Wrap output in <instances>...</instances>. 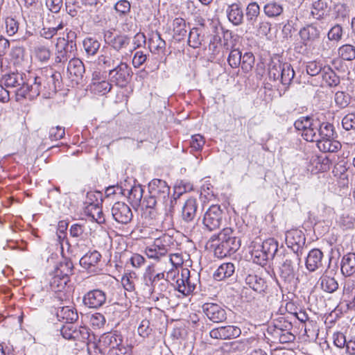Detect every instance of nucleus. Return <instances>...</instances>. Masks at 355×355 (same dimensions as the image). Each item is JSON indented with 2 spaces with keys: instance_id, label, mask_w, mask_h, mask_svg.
Masks as SVG:
<instances>
[{
  "instance_id": "obj_29",
  "label": "nucleus",
  "mask_w": 355,
  "mask_h": 355,
  "mask_svg": "<svg viewBox=\"0 0 355 355\" xmlns=\"http://www.w3.org/2000/svg\"><path fill=\"white\" fill-rule=\"evenodd\" d=\"M248 345V341L247 340H238L223 343L221 349L227 353L243 352L247 349Z\"/></svg>"
},
{
  "instance_id": "obj_53",
  "label": "nucleus",
  "mask_w": 355,
  "mask_h": 355,
  "mask_svg": "<svg viewBox=\"0 0 355 355\" xmlns=\"http://www.w3.org/2000/svg\"><path fill=\"white\" fill-rule=\"evenodd\" d=\"M242 53L237 49H232L228 56L227 62L232 68H237L241 64Z\"/></svg>"
},
{
  "instance_id": "obj_11",
  "label": "nucleus",
  "mask_w": 355,
  "mask_h": 355,
  "mask_svg": "<svg viewBox=\"0 0 355 355\" xmlns=\"http://www.w3.org/2000/svg\"><path fill=\"white\" fill-rule=\"evenodd\" d=\"M103 37L105 42L117 53L123 49L127 48L130 42V38L128 35L114 34L110 31H105Z\"/></svg>"
},
{
  "instance_id": "obj_12",
  "label": "nucleus",
  "mask_w": 355,
  "mask_h": 355,
  "mask_svg": "<svg viewBox=\"0 0 355 355\" xmlns=\"http://www.w3.org/2000/svg\"><path fill=\"white\" fill-rule=\"evenodd\" d=\"M168 254L167 245L164 243V238H157L145 249V254L148 258L158 262Z\"/></svg>"
},
{
  "instance_id": "obj_39",
  "label": "nucleus",
  "mask_w": 355,
  "mask_h": 355,
  "mask_svg": "<svg viewBox=\"0 0 355 355\" xmlns=\"http://www.w3.org/2000/svg\"><path fill=\"white\" fill-rule=\"evenodd\" d=\"M83 48L88 55H94L101 46V43L96 38L86 37L83 42Z\"/></svg>"
},
{
  "instance_id": "obj_49",
  "label": "nucleus",
  "mask_w": 355,
  "mask_h": 355,
  "mask_svg": "<svg viewBox=\"0 0 355 355\" xmlns=\"http://www.w3.org/2000/svg\"><path fill=\"white\" fill-rule=\"evenodd\" d=\"M260 12L259 5L256 2H252L248 4L246 8V18L247 20L253 24L256 21Z\"/></svg>"
},
{
  "instance_id": "obj_50",
  "label": "nucleus",
  "mask_w": 355,
  "mask_h": 355,
  "mask_svg": "<svg viewBox=\"0 0 355 355\" xmlns=\"http://www.w3.org/2000/svg\"><path fill=\"white\" fill-rule=\"evenodd\" d=\"M322 64L317 61L309 62L306 65V73L311 76L320 78L323 71Z\"/></svg>"
},
{
  "instance_id": "obj_5",
  "label": "nucleus",
  "mask_w": 355,
  "mask_h": 355,
  "mask_svg": "<svg viewBox=\"0 0 355 355\" xmlns=\"http://www.w3.org/2000/svg\"><path fill=\"white\" fill-rule=\"evenodd\" d=\"M341 272L348 279H345L343 295L348 297V300H355V295L353 296L354 280L352 279L355 273V253H348L343 257L341 261Z\"/></svg>"
},
{
  "instance_id": "obj_48",
  "label": "nucleus",
  "mask_w": 355,
  "mask_h": 355,
  "mask_svg": "<svg viewBox=\"0 0 355 355\" xmlns=\"http://www.w3.org/2000/svg\"><path fill=\"white\" fill-rule=\"evenodd\" d=\"M35 54L40 62H46L50 59L51 52L48 46L39 44L35 48Z\"/></svg>"
},
{
  "instance_id": "obj_46",
  "label": "nucleus",
  "mask_w": 355,
  "mask_h": 355,
  "mask_svg": "<svg viewBox=\"0 0 355 355\" xmlns=\"http://www.w3.org/2000/svg\"><path fill=\"white\" fill-rule=\"evenodd\" d=\"M69 280L68 277L58 276V274L54 272V275L50 282L51 288L55 292L61 291L66 287Z\"/></svg>"
},
{
  "instance_id": "obj_1",
  "label": "nucleus",
  "mask_w": 355,
  "mask_h": 355,
  "mask_svg": "<svg viewBox=\"0 0 355 355\" xmlns=\"http://www.w3.org/2000/svg\"><path fill=\"white\" fill-rule=\"evenodd\" d=\"M294 126L302 131V136L307 141L316 142L320 150L329 152L334 141V126L322 121L317 116H302L296 120Z\"/></svg>"
},
{
  "instance_id": "obj_40",
  "label": "nucleus",
  "mask_w": 355,
  "mask_h": 355,
  "mask_svg": "<svg viewBox=\"0 0 355 355\" xmlns=\"http://www.w3.org/2000/svg\"><path fill=\"white\" fill-rule=\"evenodd\" d=\"M327 3L324 0H318L312 4L311 15L316 19L322 18L326 14Z\"/></svg>"
},
{
  "instance_id": "obj_4",
  "label": "nucleus",
  "mask_w": 355,
  "mask_h": 355,
  "mask_svg": "<svg viewBox=\"0 0 355 355\" xmlns=\"http://www.w3.org/2000/svg\"><path fill=\"white\" fill-rule=\"evenodd\" d=\"M60 333L62 337L67 340L79 341L85 343L89 349V346H95V343L92 341L94 338L91 335L90 330L85 326L78 327L75 324H64L60 329Z\"/></svg>"
},
{
  "instance_id": "obj_7",
  "label": "nucleus",
  "mask_w": 355,
  "mask_h": 355,
  "mask_svg": "<svg viewBox=\"0 0 355 355\" xmlns=\"http://www.w3.org/2000/svg\"><path fill=\"white\" fill-rule=\"evenodd\" d=\"M198 282L196 274L191 275L188 268H182L180 275L178 272L175 287L180 293L187 295L194 291Z\"/></svg>"
},
{
  "instance_id": "obj_26",
  "label": "nucleus",
  "mask_w": 355,
  "mask_h": 355,
  "mask_svg": "<svg viewBox=\"0 0 355 355\" xmlns=\"http://www.w3.org/2000/svg\"><path fill=\"white\" fill-rule=\"evenodd\" d=\"M198 209L197 200L194 198H189L185 202L182 210V218L187 223L192 222L196 217Z\"/></svg>"
},
{
  "instance_id": "obj_33",
  "label": "nucleus",
  "mask_w": 355,
  "mask_h": 355,
  "mask_svg": "<svg viewBox=\"0 0 355 355\" xmlns=\"http://www.w3.org/2000/svg\"><path fill=\"white\" fill-rule=\"evenodd\" d=\"M282 73L279 78L281 83L288 87L295 77V71L293 67L288 62H283Z\"/></svg>"
},
{
  "instance_id": "obj_37",
  "label": "nucleus",
  "mask_w": 355,
  "mask_h": 355,
  "mask_svg": "<svg viewBox=\"0 0 355 355\" xmlns=\"http://www.w3.org/2000/svg\"><path fill=\"white\" fill-rule=\"evenodd\" d=\"M24 74L19 73H11L3 76L4 85L7 87H18L24 83Z\"/></svg>"
},
{
  "instance_id": "obj_47",
  "label": "nucleus",
  "mask_w": 355,
  "mask_h": 355,
  "mask_svg": "<svg viewBox=\"0 0 355 355\" xmlns=\"http://www.w3.org/2000/svg\"><path fill=\"white\" fill-rule=\"evenodd\" d=\"M254 56L251 52H246L241 56V64L245 73L250 71L254 64Z\"/></svg>"
},
{
  "instance_id": "obj_44",
  "label": "nucleus",
  "mask_w": 355,
  "mask_h": 355,
  "mask_svg": "<svg viewBox=\"0 0 355 355\" xmlns=\"http://www.w3.org/2000/svg\"><path fill=\"white\" fill-rule=\"evenodd\" d=\"M263 11L268 17H275L282 13L283 7L275 1H270L265 5Z\"/></svg>"
},
{
  "instance_id": "obj_19",
  "label": "nucleus",
  "mask_w": 355,
  "mask_h": 355,
  "mask_svg": "<svg viewBox=\"0 0 355 355\" xmlns=\"http://www.w3.org/2000/svg\"><path fill=\"white\" fill-rule=\"evenodd\" d=\"M70 236L75 239L76 245L83 251L89 244L87 233L85 232V225L79 223L73 224L69 229Z\"/></svg>"
},
{
  "instance_id": "obj_24",
  "label": "nucleus",
  "mask_w": 355,
  "mask_h": 355,
  "mask_svg": "<svg viewBox=\"0 0 355 355\" xmlns=\"http://www.w3.org/2000/svg\"><path fill=\"white\" fill-rule=\"evenodd\" d=\"M227 15L229 21L234 26H239L243 21V11L241 3H233L228 6Z\"/></svg>"
},
{
  "instance_id": "obj_21",
  "label": "nucleus",
  "mask_w": 355,
  "mask_h": 355,
  "mask_svg": "<svg viewBox=\"0 0 355 355\" xmlns=\"http://www.w3.org/2000/svg\"><path fill=\"white\" fill-rule=\"evenodd\" d=\"M123 61L120 59L119 54L112 50L105 51L103 54L98 58V64L103 69H107L108 71L117 67V64Z\"/></svg>"
},
{
  "instance_id": "obj_14",
  "label": "nucleus",
  "mask_w": 355,
  "mask_h": 355,
  "mask_svg": "<svg viewBox=\"0 0 355 355\" xmlns=\"http://www.w3.org/2000/svg\"><path fill=\"white\" fill-rule=\"evenodd\" d=\"M241 334V329L234 325L220 326L211 329L209 336L211 338L227 340L238 338Z\"/></svg>"
},
{
  "instance_id": "obj_28",
  "label": "nucleus",
  "mask_w": 355,
  "mask_h": 355,
  "mask_svg": "<svg viewBox=\"0 0 355 355\" xmlns=\"http://www.w3.org/2000/svg\"><path fill=\"white\" fill-rule=\"evenodd\" d=\"M235 272V266L231 262L222 263L214 274V279L218 281L229 278Z\"/></svg>"
},
{
  "instance_id": "obj_30",
  "label": "nucleus",
  "mask_w": 355,
  "mask_h": 355,
  "mask_svg": "<svg viewBox=\"0 0 355 355\" xmlns=\"http://www.w3.org/2000/svg\"><path fill=\"white\" fill-rule=\"evenodd\" d=\"M127 197L129 202L133 207H138L141 204V201L143 197V188L141 185H134L130 189H126Z\"/></svg>"
},
{
  "instance_id": "obj_45",
  "label": "nucleus",
  "mask_w": 355,
  "mask_h": 355,
  "mask_svg": "<svg viewBox=\"0 0 355 355\" xmlns=\"http://www.w3.org/2000/svg\"><path fill=\"white\" fill-rule=\"evenodd\" d=\"M148 43L152 52L155 51L157 52L163 51L166 47L165 41L161 38V35L158 33L149 39Z\"/></svg>"
},
{
  "instance_id": "obj_59",
  "label": "nucleus",
  "mask_w": 355,
  "mask_h": 355,
  "mask_svg": "<svg viewBox=\"0 0 355 355\" xmlns=\"http://www.w3.org/2000/svg\"><path fill=\"white\" fill-rule=\"evenodd\" d=\"M57 52L55 58V63H64L71 58V55L68 54L62 47H60V43L56 44Z\"/></svg>"
},
{
  "instance_id": "obj_42",
  "label": "nucleus",
  "mask_w": 355,
  "mask_h": 355,
  "mask_svg": "<svg viewBox=\"0 0 355 355\" xmlns=\"http://www.w3.org/2000/svg\"><path fill=\"white\" fill-rule=\"evenodd\" d=\"M202 40L203 36L201 35V30L199 28H193L189 33V45L193 49L198 48L202 44Z\"/></svg>"
},
{
  "instance_id": "obj_62",
  "label": "nucleus",
  "mask_w": 355,
  "mask_h": 355,
  "mask_svg": "<svg viewBox=\"0 0 355 355\" xmlns=\"http://www.w3.org/2000/svg\"><path fill=\"white\" fill-rule=\"evenodd\" d=\"M137 331L140 336L143 338L148 337L152 331V329L150 327L149 320H143L141 322Z\"/></svg>"
},
{
  "instance_id": "obj_54",
  "label": "nucleus",
  "mask_w": 355,
  "mask_h": 355,
  "mask_svg": "<svg viewBox=\"0 0 355 355\" xmlns=\"http://www.w3.org/2000/svg\"><path fill=\"white\" fill-rule=\"evenodd\" d=\"M67 12L72 17H76L80 12L81 6L76 0H65Z\"/></svg>"
},
{
  "instance_id": "obj_43",
  "label": "nucleus",
  "mask_w": 355,
  "mask_h": 355,
  "mask_svg": "<svg viewBox=\"0 0 355 355\" xmlns=\"http://www.w3.org/2000/svg\"><path fill=\"white\" fill-rule=\"evenodd\" d=\"M283 62L280 60H272L268 64V76L269 78L275 81L279 80L282 71V66Z\"/></svg>"
},
{
  "instance_id": "obj_3",
  "label": "nucleus",
  "mask_w": 355,
  "mask_h": 355,
  "mask_svg": "<svg viewBox=\"0 0 355 355\" xmlns=\"http://www.w3.org/2000/svg\"><path fill=\"white\" fill-rule=\"evenodd\" d=\"M209 242L213 243L214 255L220 259L235 253L241 246V239L230 227L223 228L218 234L212 235Z\"/></svg>"
},
{
  "instance_id": "obj_58",
  "label": "nucleus",
  "mask_w": 355,
  "mask_h": 355,
  "mask_svg": "<svg viewBox=\"0 0 355 355\" xmlns=\"http://www.w3.org/2000/svg\"><path fill=\"white\" fill-rule=\"evenodd\" d=\"M205 143L204 137L200 135H195L191 137L190 146L194 150H200Z\"/></svg>"
},
{
  "instance_id": "obj_8",
  "label": "nucleus",
  "mask_w": 355,
  "mask_h": 355,
  "mask_svg": "<svg viewBox=\"0 0 355 355\" xmlns=\"http://www.w3.org/2000/svg\"><path fill=\"white\" fill-rule=\"evenodd\" d=\"M223 210L220 205H211L205 213L202 223L204 228L209 232L218 229L223 222Z\"/></svg>"
},
{
  "instance_id": "obj_27",
  "label": "nucleus",
  "mask_w": 355,
  "mask_h": 355,
  "mask_svg": "<svg viewBox=\"0 0 355 355\" xmlns=\"http://www.w3.org/2000/svg\"><path fill=\"white\" fill-rule=\"evenodd\" d=\"M56 315L59 320H65V324H74L78 318L77 311L70 306L58 308Z\"/></svg>"
},
{
  "instance_id": "obj_16",
  "label": "nucleus",
  "mask_w": 355,
  "mask_h": 355,
  "mask_svg": "<svg viewBox=\"0 0 355 355\" xmlns=\"http://www.w3.org/2000/svg\"><path fill=\"white\" fill-rule=\"evenodd\" d=\"M202 312L213 322H223L227 319V312L221 306L215 303H205L202 306Z\"/></svg>"
},
{
  "instance_id": "obj_35",
  "label": "nucleus",
  "mask_w": 355,
  "mask_h": 355,
  "mask_svg": "<svg viewBox=\"0 0 355 355\" xmlns=\"http://www.w3.org/2000/svg\"><path fill=\"white\" fill-rule=\"evenodd\" d=\"M73 264L69 259H64V261H60L55 269L54 272L58 274V276L68 277L73 274Z\"/></svg>"
},
{
  "instance_id": "obj_57",
  "label": "nucleus",
  "mask_w": 355,
  "mask_h": 355,
  "mask_svg": "<svg viewBox=\"0 0 355 355\" xmlns=\"http://www.w3.org/2000/svg\"><path fill=\"white\" fill-rule=\"evenodd\" d=\"M60 47H62L66 52L71 55V57L75 56L74 51H76V43L72 42H66L64 38H59Z\"/></svg>"
},
{
  "instance_id": "obj_25",
  "label": "nucleus",
  "mask_w": 355,
  "mask_h": 355,
  "mask_svg": "<svg viewBox=\"0 0 355 355\" xmlns=\"http://www.w3.org/2000/svg\"><path fill=\"white\" fill-rule=\"evenodd\" d=\"M323 253L319 249L311 250L306 259V267L310 272H314L322 266Z\"/></svg>"
},
{
  "instance_id": "obj_18",
  "label": "nucleus",
  "mask_w": 355,
  "mask_h": 355,
  "mask_svg": "<svg viewBox=\"0 0 355 355\" xmlns=\"http://www.w3.org/2000/svg\"><path fill=\"white\" fill-rule=\"evenodd\" d=\"M106 294L101 290L94 289L87 292L83 298V304L90 309H98L106 302Z\"/></svg>"
},
{
  "instance_id": "obj_56",
  "label": "nucleus",
  "mask_w": 355,
  "mask_h": 355,
  "mask_svg": "<svg viewBox=\"0 0 355 355\" xmlns=\"http://www.w3.org/2000/svg\"><path fill=\"white\" fill-rule=\"evenodd\" d=\"M275 327L280 331L279 332L277 331V334H279V340L281 343H288L295 340V336L290 331H285L282 327L279 328L277 325H275Z\"/></svg>"
},
{
  "instance_id": "obj_22",
  "label": "nucleus",
  "mask_w": 355,
  "mask_h": 355,
  "mask_svg": "<svg viewBox=\"0 0 355 355\" xmlns=\"http://www.w3.org/2000/svg\"><path fill=\"white\" fill-rule=\"evenodd\" d=\"M299 35L302 43L304 46H310L313 42L319 39L320 31L315 24H311L301 28Z\"/></svg>"
},
{
  "instance_id": "obj_38",
  "label": "nucleus",
  "mask_w": 355,
  "mask_h": 355,
  "mask_svg": "<svg viewBox=\"0 0 355 355\" xmlns=\"http://www.w3.org/2000/svg\"><path fill=\"white\" fill-rule=\"evenodd\" d=\"M112 85L109 80H103L102 82L92 83L90 88L95 94L105 95L110 92Z\"/></svg>"
},
{
  "instance_id": "obj_10",
  "label": "nucleus",
  "mask_w": 355,
  "mask_h": 355,
  "mask_svg": "<svg viewBox=\"0 0 355 355\" xmlns=\"http://www.w3.org/2000/svg\"><path fill=\"white\" fill-rule=\"evenodd\" d=\"M148 193L164 204L169 198L170 187L166 181L160 179H153L148 184Z\"/></svg>"
},
{
  "instance_id": "obj_15",
  "label": "nucleus",
  "mask_w": 355,
  "mask_h": 355,
  "mask_svg": "<svg viewBox=\"0 0 355 355\" xmlns=\"http://www.w3.org/2000/svg\"><path fill=\"white\" fill-rule=\"evenodd\" d=\"M111 211L114 219L119 223L126 225L132 219V211L130 207L125 202H115Z\"/></svg>"
},
{
  "instance_id": "obj_55",
  "label": "nucleus",
  "mask_w": 355,
  "mask_h": 355,
  "mask_svg": "<svg viewBox=\"0 0 355 355\" xmlns=\"http://www.w3.org/2000/svg\"><path fill=\"white\" fill-rule=\"evenodd\" d=\"M122 341L121 336L116 334H111L105 336L103 340L105 344L110 345V348H116V347L122 343Z\"/></svg>"
},
{
  "instance_id": "obj_32",
  "label": "nucleus",
  "mask_w": 355,
  "mask_h": 355,
  "mask_svg": "<svg viewBox=\"0 0 355 355\" xmlns=\"http://www.w3.org/2000/svg\"><path fill=\"white\" fill-rule=\"evenodd\" d=\"M101 255L96 251L88 252L80 259V264L85 269H89L92 266H95L101 260Z\"/></svg>"
},
{
  "instance_id": "obj_61",
  "label": "nucleus",
  "mask_w": 355,
  "mask_h": 355,
  "mask_svg": "<svg viewBox=\"0 0 355 355\" xmlns=\"http://www.w3.org/2000/svg\"><path fill=\"white\" fill-rule=\"evenodd\" d=\"M19 28V24L18 22L13 18L8 17L6 19V32L9 35H15Z\"/></svg>"
},
{
  "instance_id": "obj_41",
  "label": "nucleus",
  "mask_w": 355,
  "mask_h": 355,
  "mask_svg": "<svg viewBox=\"0 0 355 355\" xmlns=\"http://www.w3.org/2000/svg\"><path fill=\"white\" fill-rule=\"evenodd\" d=\"M320 78H322L324 83L330 87L336 86L340 82L338 76H337L335 72L329 67L327 69L324 67L323 69V71Z\"/></svg>"
},
{
  "instance_id": "obj_6",
  "label": "nucleus",
  "mask_w": 355,
  "mask_h": 355,
  "mask_svg": "<svg viewBox=\"0 0 355 355\" xmlns=\"http://www.w3.org/2000/svg\"><path fill=\"white\" fill-rule=\"evenodd\" d=\"M132 75V71L130 67L126 62H121L117 64L114 69L108 71V76L110 83H114L119 87H125L130 81Z\"/></svg>"
},
{
  "instance_id": "obj_63",
  "label": "nucleus",
  "mask_w": 355,
  "mask_h": 355,
  "mask_svg": "<svg viewBox=\"0 0 355 355\" xmlns=\"http://www.w3.org/2000/svg\"><path fill=\"white\" fill-rule=\"evenodd\" d=\"M47 8L53 13H58L62 7V0H45Z\"/></svg>"
},
{
  "instance_id": "obj_36",
  "label": "nucleus",
  "mask_w": 355,
  "mask_h": 355,
  "mask_svg": "<svg viewBox=\"0 0 355 355\" xmlns=\"http://www.w3.org/2000/svg\"><path fill=\"white\" fill-rule=\"evenodd\" d=\"M320 288L327 293H332L338 288V284L334 277L322 275L318 282Z\"/></svg>"
},
{
  "instance_id": "obj_52",
  "label": "nucleus",
  "mask_w": 355,
  "mask_h": 355,
  "mask_svg": "<svg viewBox=\"0 0 355 355\" xmlns=\"http://www.w3.org/2000/svg\"><path fill=\"white\" fill-rule=\"evenodd\" d=\"M31 89L32 85H29L28 83H26L24 80V83L18 87L17 90L15 91L16 96L17 98H28L29 99H34L37 96H31Z\"/></svg>"
},
{
  "instance_id": "obj_64",
  "label": "nucleus",
  "mask_w": 355,
  "mask_h": 355,
  "mask_svg": "<svg viewBox=\"0 0 355 355\" xmlns=\"http://www.w3.org/2000/svg\"><path fill=\"white\" fill-rule=\"evenodd\" d=\"M335 101L338 105L344 107L349 103L350 97L343 92H338L335 94Z\"/></svg>"
},
{
  "instance_id": "obj_13",
  "label": "nucleus",
  "mask_w": 355,
  "mask_h": 355,
  "mask_svg": "<svg viewBox=\"0 0 355 355\" xmlns=\"http://www.w3.org/2000/svg\"><path fill=\"white\" fill-rule=\"evenodd\" d=\"M85 72V65L80 59L72 58L69 60L67 73L73 85H78L83 81Z\"/></svg>"
},
{
  "instance_id": "obj_60",
  "label": "nucleus",
  "mask_w": 355,
  "mask_h": 355,
  "mask_svg": "<svg viewBox=\"0 0 355 355\" xmlns=\"http://www.w3.org/2000/svg\"><path fill=\"white\" fill-rule=\"evenodd\" d=\"M126 189H123L121 186L116 184L113 186H110L105 189V195L107 197H110L112 196H125L126 195Z\"/></svg>"
},
{
  "instance_id": "obj_20",
  "label": "nucleus",
  "mask_w": 355,
  "mask_h": 355,
  "mask_svg": "<svg viewBox=\"0 0 355 355\" xmlns=\"http://www.w3.org/2000/svg\"><path fill=\"white\" fill-rule=\"evenodd\" d=\"M278 250V243L274 239L265 240L261 245V249L255 250L252 254H259L257 257H262L263 261L273 259Z\"/></svg>"
},
{
  "instance_id": "obj_31",
  "label": "nucleus",
  "mask_w": 355,
  "mask_h": 355,
  "mask_svg": "<svg viewBox=\"0 0 355 355\" xmlns=\"http://www.w3.org/2000/svg\"><path fill=\"white\" fill-rule=\"evenodd\" d=\"M151 284L153 288L152 294L154 297H156V300L166 297V295L168 293V288L169 286L168 279H162L161 280V282H151Z\"/></svg>"
},
{
  "instance_id": "obj_9",
  "label": "nucleus",
  "mask_w": 355,
  "mask_h": 355,
  "mask_svg": "<svg viewBox=\"0 0 355 355\" xmlns=\"http://www.w3.org/2000/svg\"><path fill=\"white\" fill-rule=\"evenodd\" d=\"M279 258V270L280 276L284 281L291 280L294 277V268L293 264L299 263L300 258L299 254L292 252H286L282 257H277Z\"/></svg>"
},
{
  "instance_id": "obj_17",
  "label": "nucleus",
  "mask_w": 355,
  "mask_h": 355,
  "mask_svg": "<svg viewBox=\"0 0 355 355\" xmlns=\"http://www.w3.org/2000/svg\"><path fill=\"white\" fill-rule=\"evenodd\" d=\"M286 243L293 250L292 253L302 254L305 237L301 231L293 230L286 233Z\"/></svg>"
},
{
  "instance_id": "obj_51",
  "label": "nucleus",
  "mask_w": 355,
  "mask_h": 355,
  "mask_svg": "<svg viewBox=\"0 0 355 355\" xmlns=\"http://www.w3.org/2000/svg\"><path fill=\"white\" fill-rule=\"evenodd\" d=\"M338 53L345 60L352 61L355 59V48L350 44H345L340 47Z\"/></svg>"
},
{
  "instance_id": "obj_34",
  "label": "nucleus",
  "mask_w": 355,
  "mask_h": 355,
  "mask_svg": "<svg viewBox=\"0 0 355 355\" xmlns=\"http://www.w3.org/2000/svg\"><path fill=\"white\" fill-rule=\"evenodd\" d=\"M173 37L178 41H181L186 35V21L181 17H177L173 20Z\"/></svg>"
},
{
  "instance_id": "obj_2",
  "label": "nucleus",
  "mask_w": 355,
  "mask_h": 355,
  "mask_svg": "<svg viewBox=\"0 0 355 355\" xmlns=\"http://www.w3.org/2000/svg\"><path fill=\"white\" fill-rule=\"evenodd\" d=\"M62 76L59 72L51 68H44L34 78L32 84L31 96L42 95L44 98H49L55 94L61 87Z\"/></svg>"
},
{
  "instance_id": "obj_23",
  "label": "nucleus",
  "mask_w": 355,
  "mask_h": 355,
  "mask_svg": "<svg viewBox=\"0 0 355 355\" xmlns=\"http://www.w3.org/2000/svg\"><path fill=\"white\" fill-rule=\"evenodd\" d=\"M245 282L250 288L259 293H265L268 288L265 279L252 272L246 275Z\"/></svg>"
}]
</instances>
